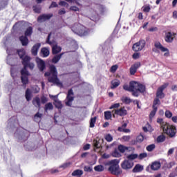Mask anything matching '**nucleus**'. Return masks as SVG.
I'll list each match as a JSON object with an SVG mask.
<instances>
[{
  "label": "nucleus",
  "mask_w": 177,
  "mask_h": 177,
  "mask_svg": "<svg viewBox=\"0 0 177 177\" xmlns=\"http://www.w3.org/2000/svg\"><path fill=\"white\" fill-rule=\"evenodd\" d=\"M127 125H128L127 123H124L121 127H118V131L119 132H124L125 133L131 132V130H129V129H125L127 128Z\"/></svg>",
  "instance_id": "4be33fe9"
},
{
  "label": "nucleus",
  "mask_w": 177,
  "mask_h": 177,
  "mask_svg": "<svg viewBox=\"0 0 177 177\" xmlns=\"http://www.w3.org/2000/svg\"><path fill=\"white\" fill-rule=\"evenodd\" d=\"M165 117H167V118H171V117H172V113H171L169 111H166Z\"/></svg>",
  "instance_id": "052dcab7"
},
{
  "label": "nucleus",
  "mask_w": 177,
  "mask_h": 177,
  "mask_svg": "<svg viewBox=\"0 0 177 177\" xmlns=\"http://www.w3.org/2000/svg\"><path fill=\"white\" fill-rule=\"evenodd\" d=\"M171 91H173V92H177V85L171 86Z\"/></svg>",
  "instance_id": "774afa93"
},
{
  "label": "nucleus",
  "mask_w": 177,
  "mask_h": 177,
  "mask_svg": "<svg viewBox=\"0 0 177 177\" xmlns=\"http://www.w3.org/2000/svg\"><path fill=\"white\" fill-rule=\"evenodd\" d=\"M74 100V92H73L72 89H70L68 91L67 97L65 100V103L66 106H71V103H73V101Z\"/></svg>",
  "instance_id": "f8f14e48"
},
{
  "label": "nucleus",
  "mask_w": 177,
  "mask_h": 177,
  "mask_svg": "<svg viewBox=\"0 0 177 177\" xmlns=\"http://www.w3.org/2000/svg\"><path fill=\"white\" fill-rule=\"evenodd\" d=\"M144 139H145V137H143L142 135H140L137 137V142H143Z\"/></svg>",
  "instance_id": "13d9d810"
},
{
  "label": "nucleus",
  "mask_w": 177,
  "mask_h": 177,
  "mask_svg": "<svg viewBox=\"0 0 177 177\" xmlns=\"http://www.w3.org/2000/svg\"><path fill=\"white\" fill-rule=\"evenodd\" d=\"M165 140V136H159L157 138L158 143H162V142H164Z\"/></svg>",
  "instance_id": "37998d69"
},
{
  "label": "nucleus",
  "mask_w": 177,
  "mask_h": 177,
  "mask_svg": "<svg viewBox=\"0 0 177 177\" xmlns=\"http://www.w3.org/2000/svg\"><path fill=\"white\" fill-rule=\"evenodd\" d=\"M97 117L91 118L90 120V128H94L95 124H96Z\"/></svg>",
  "instance_id": "72a5a7b5"
},
{
  "label": "nucleus",
  "mask_w": 177,
  "mask_h": 177,
  "mask_svg": "<svg viewBox=\"0 0 177 177\" xmlns=\"http://www.w3.org/2000/svg\"><path fill=\"white\" fill-rule=\"evenodd\" d=\"M150 167L152 171H158V169L161 168V163L158 161L153 162Z\"/></svg>",
  "instance_id": "6ab92c4d"
},
{
  "label": "nucleus",
  "mask_w": 177,
  "mask_h": 177,
  "mask_svg": "<svg viewBox=\"0 0 177 177\" xmlns=\"http://www.w3.org/2000/svg\"><path fill=\"white\" fill-rule=\"evenodd\" d=\"M84 171L85 172H92V171H93V169L91 166H84Z\"/></svg>",
  "instance_id": "49530a36"
},
{
  "label": "nucleus",
  "mask_w": 177,
  "mask_h": 177,
  "mask_svg": "<svg viewBox=\"0 0 177 177\" xmlns=\"http://www.w3.org/2000/svg\"><path fill=\"white\" fill-rule=\"evenodd\" d=\"M113 157H115L116 158H118L121 157V153L118 151V150L115 149L114 151L112 153Z\"/></svg>",
  "instance_id": "c9c22d12"
},
{
  "label": "nucleus",
  "mask_w": 177,
  "mask_h": 177,
  "mask_svg": "<svg viewBox=\"0 0 177 177\" xmlns=\"http://www.w3.org/2000/svg\"><path fill=\"white\" fill-rule=\"evenodd\" d=\"M62 56H63V53H61L59 55H55L53 59H52V62L53 63H57L59 62V60H60V59H62Z\"/></svg>",
  "instance_id": "c85d7f7f"
},
{
  "label": "nucleus",
  "mask_w": 177,
  "mask_h": 177,
  "mask_svg": "<svg viewBox=\"0 0 177 177\" xmlns=\"http://www.w3.org/2000/svg\"><path fill=\"white\" fill-rule=\"evenodd\" d=\"M54 104L55 107H57V109H62L63 107V105L62 104V102L57 100V98H55Z\"/></svg>",
  "instance_id": "7c9ffc66"
},
{
  "label": "nucleus",
  "mask_w": 177,
  "mask_h": 177,
  "mask_svg": "<svg viewBox=\"0 0 177 177\" xmlns=\"http://www.w3.org/2000/svg\"><path fill=\"white\" fill-rule=\"evenodd\" d=\"M105 140L106 142H113V136L111 134H106L105 136Z\"/></svg>",
  "instance_id": "a18cd8bd"
},
{
  "label": "nucleus",
  "mask_w": 177,
  "mask_h": 177,
  "mask_svg": "<svg viewBox=\"0 0 177 177\" xmlns=\"http://www.w3.org/2000/svg\"><path fill=\"white\" fill-rule=\"evenodd\" d=\"M94 169L97 172H102V171H104V167L102 165H97L94 167Z\"/></svg>",
  "instance_id": "e433bc0d"
},
{
  "label": "nucleus",
  "mask_w": 177,
  "mask_h": 177,
  "mask_svg": "<svg viewBox=\"0 0 177 177\" xmlns=\"http://www.w3.org/2000/svg\"><path fill=\"white\" fill-rule=\"evenodd\" d=\"M40 102L41 103H42V104H45V103H46L48 102V97H45V96H41L40 98Z\"/></svg>",
  "instance_id": "de8ad7c7"
},
{
  "label": "nucleus",
  "mask_w": 177,
  "mask_h": 177,
  "mask_svg": "<svg viewBox=\"0 0 177 177\" xmlns=\"http://www.w3.org/2000/svg\"><path fill=\"white\" fill-rule=\"evenodd\" d=\"M50 35H52V33H50L48 36V38L46 39V44H49V45L52 46V50L53 55H57V53H59V52H62V47L57 46L56 43H52L51 41H49L50 39Z\"/></svg>",
  "instance_id": "6e6552de"
},
{
  "label": "nucleus",
  "mask_w": 177,
  "mask_h": 177,
  "mask_svg": "<svg viewBox=\"0 0 177 177\" xmlns=\"http://www.w3.org/2000/svg\"><path fill=\"white\" fill-rule=\"evenodd\" d=\"M143 171V166L140 165H136L133 169V172H142Z\"/></svg>",
  "instance_id": "bb28decb"
},
{
  "label": "nucleus",
  "mask_w": 177,
  "mask_h": 177,
  "mask_svg": "<svg viewBox=\"0 0 177 177\" xmlns=\"http://www.w3.org/2000/svg\"><path fill=\"white\" fill-rule=\"evenodd\" d=\"M53 15L52 14H48V15H42L39 16L37 19V21H39L40 23H42V21H45L46 20H49L50 17H52Z\"/></svg>",
  "instance_id": "a211bd4d"
},
{
  "label": "nucleus",
  "mask_w": 177,
  "mask_h": 177,
  "mask_svg": "<svg viewBox=\"0 0 177 177\" xmlns=\"http://www.w3.org/2000/svg\"><path fill=\"white\" fill-rule=\"evenodd\" d=\"M58 5L56 2L53 1L51 5L49 6V9H52V8H57Z\"/></svg>",
  "instance_id": "0e129e2a"
},
{
  "label": "nucleus",
  "mask_w": 177,
  "mask_h": 177,
  "mask_svg": "<svg viewBox=\"0 0 177 177\" xmlns=\"http://www.w3.org/2000/svg\"><path fill=\"white\" fill-rule=\"evenodd\" d=\"M32 35V27H28L25 31V36H21L19 37L23 46H27L28 45V38L27 37H31Z\"/></svg>",
  "instance_id": "0eeeda50"
},
{
  "label": "nucleus",
  "mask_w": 177,
  "mask_h": 177,
  "mask_svg": "<svg viewBox=\"0 0 177 177\" xmlns=\"http://www.w3.org/2000/svg\"><path fill=\"white\" fill-rule=\"evenodd\" d=\"M127 158L129 159L128 160H129V161L136 160V158H138V154L132 153V154L127 156Z\"/></svg>",
  "instance_id": "f704fd0d"
},
{
  "label": "nucleus",
  "mask_w": 177,
  "mask_h": 177,
  "mask_svg": "<svg viewBox=\"0 0 177 177\" xmlns=\"http://www.w3.org/2000/svg\"><path fill=\"white\" fill-rule=\"evenodd\" d=\"M121 100L122 103H124V104H129V103H132V100L128 97L123 96L122 97Z\"/></svg>",
  "instance_id": "a878e982"
},
{
  "label": "nucleus",
  "mask_w": 177,
  "mask_h": 177,
  "mask_svg": "<svg viewBox=\"0 0 177 177\" xmlns=\"http://www.w3.org/2000/svg\"><path fill=\"white\" fill-rule=\"evenodd\" d=\"M156 149V145L151 144L147 147V151H153Z\"/></svg>",
  "instance_id": "ea45409f"
},
{
  "label": "nucleus",
  "mask_w": 177,
  "mask_h": 177,
  "mask_svg": "<svg viewBox=\"0 0 177 177\" xmlns=\"http://www.w3.org/2000/svg\"><path fill=\"white\" fill-rule=\"evenodd\" d=\"M143 10L144 12H150V6H145Z\"/></svg>",
  "instance_id": "338daca9"
},
{
  "label": "nucleus",
  "mask_w": 177,
  "mask_h": 177,
  "mask_svg": "<svg viewBox=\"0 0 177 177\" xmlns=\"http://www.w3.org/2000/svg\"><path fill=\"white\" fill-rule=\"evenodd\" d=\"M154 46H155V48H156V49H160V50H161V52H168V48L162 46L161 43H160L158 41L155 42Z\"/></svg>",
  "instance_id": "412c9836"
},
{
  "label": "nucleus",
  "mask_w": 177,
  "mask_h": 177,
  "mask_svg": "<svg viewBox=\"0 0 177 177\" xmlns=\"http://www.w3.org/2000/svg\"><path fill=\"white\" fill-rule=\"evenodd\" d=\"M157 108H153V110L151 111L150 115H149V118L151 120L153 117L156 115V113H157Z\"/></svg>",
  "instance_id": "c03bdc74"
},
{
  "label": "nucleus",
  "mask_w": 177,
  "mask_h": 177,
  "mask_svg": "<svg viewBox=\"0 0 177 177\" xmlns=\"http://www.w3.org/2000/svg\"><path fill=\"white\" fill-rule=\"evenodd\" d=\"M157 122H158V124H160V126L162 128V129H164V124H168V122H165L164 120L161 118L158 119Z\"/></svg>",
  "instance_id": "a19ab883"
},
{
  "label": "nucleus",
  "mask_w": 177,
  "mask_h": 177,
  "mask_svg": "<svg viewBox=\"0 0 177 177\" xmlns=\"http://www.w3.org/2000/svg\"><path fill=\"white\" fill-rule=\"evenodd\" d=\"M71 30L75 34L80 37H85V35L89 34V29L78 23L74 24L71 27Z\"/></svg>",
  "instance_id": "39448f33"
},
{
  "label": "nucleus",
  "mask_w": 177,
  "mask_h": 177,
  "mask_svg": "<svg viewBox=\"0 0 177 177\" xmlns=\"http://www.w3.org/2000/svg\"><path fill=\"white\" fill-rule=\"evenodd\" d=\"M133 59H139V57H140V53H135L133 56H132Z\"/></svg>",
  "instance_id": "6e6d98bb"
},
{
  "label": "nucleus",
  "mask_w": 177,
  "mask_h": 177,
  "mask_svg": "<svg viewBox=\"0 0 177 177\" xmlns=\"http://www.w3.org/2000/svg\"><path fill=\"white\" fill-rule=\"evenodd\" d=\"M168 85H169V83H165L157 89L156 97L158 99H164V97H165V94H164V89L167 88Z\"/></svg>",
  "instance_id": "1a4fd4ad"
},
{
  "label": "nucleus",
  "mask_w": 177,
  "mask_h": 177,
  "mask_svg": "<svg viewBox=\"0 0 177 177\" xmlns=\"http://www.w3.org/2000/svg\"><path fill=\"white\" fill-rule=\"evenodd\" d=\"M90 149H91V145L89 144L85 145L83 147V150L84 151L89 150Z\"/></svg>",
  "instance_id": "69168bd1"
},
{
  "label": "nucleus",
  "mask_w": 177,
  "mask_h": 177,
  "mask_svg": "<svg viewBox=\"0 0 177 177\" xmlns=\"http://www.w3.org/2000/svg\"><path fill=\"white\" fill-rule=\"evenodd\" d=\"M145 46H146V41L140 40L133 45L132 49L134 50V52H140V50H142Z\"/></svg>",
  "instance_id": "9d476101"
},
{
  "label": "nucleus",
  "mask_w": 177,
  "mask_h": 177,
  "mask_svg": "<svg viewBox=\"0 0 177 177\" xmlns=\"http://www.w3.org/2000/svg\"><path fill=\"white\" fill-rule=\"evenodd\" d=\"M163 132L168 135V136H170V138H174L176 135V127L168 123H164Z\"/></svg>",
  "instance_id": "423d86ee"
},
{
  "label": "nucleus",
  "mask_w": 177,
  "mask_h": 177,
  "mask_svg": "<svg viewBox=\"0 0 177 177\" xmlns=\"http://www.w3.org/2000/svg\"><path fill=\"white\" fill-rule=\"evenodd\" d=\"M112 113H113V117L115 118V115H120V117H124V115H127V114H128V111H127L125 107L123 106L120 109L113 110Z\"/></svg>",
  "instance_id": "9b49d317"
},
{
  "label": "nucleus",
  "mask_w": 177,
  "mask_h": 177,
  "mask_svg": "<svg viewBox=\"0 0 177 177\" xmlns=\"http://www.w3.org/2000/svg\"><path fill=\"white\" fill-rule=\"evenodd\" d=\"M123 89L128 91V92H132V96L138 97L140 93H145L146 92V86L137 82H131L129 86L124 84Z\"/></svg>",
  "instance_id": "f257e3e1"
},
{
  "label": "nucleus",
  "mask_w": 177,
  "mask_h": 177,
  "mask_svg": "<svg viewBox=\"0 0 177 177\" xmlns=\"http://www.w3.org/2000/svg\"><path fill=\"white\" fill-rule=\"evenodd\" d=\"M121 167L122 169H131L133 167V162L132 160H125L122 162Z\"/></svg>",
  "instance_id": "ddd939ff"
},
{
  "label": "nucleus",
  "mask_w": 177,
  "mask_h": 177,
  "mask_svg": "<svg viewBox=\"0 0 177 177\" xmlns=\"http://www.w3.org/2000/svg\"><path fill=\"white\" fill-rule=\"evenodd\" d=\"M27 67H29V68L30 70H34V67H35V65L34 64V63L32 62H30L28 64V66Z\"/></svg>",
  "instance_id": "e2e57ef3"
},
{
  "label": "nucleus",
  "mask_w": 177,
  "mask_h": 177,
  "mask_svg": "<svg viewBox=\"0 0 177 177\" xmlns=\"http://www.w3.org/2000/svg\"><path fill=\"white\" fill-rule=\"evenodd\" d=\"M146 157H147V153H142L139 155L138 158L139 160H143V158H146Z\"/></svg>",
  "instance_id": "864d4df0"
},
{
  "label": "nucleus",
  "mask_w": 177,
  "mask_h": 177,
  "mask_svg": "<svg viewBox=\"0 0 177 177\" xmlns=\"http://www.w3.org/2000/svg\"><path fill=\"white\" fill-rule=\"evenodd\" d=\"M140 67V62H136L133 65H132L130 68V74L131 75H134V74L138 71V68Z\"/></svg>",
  "instance_id": "2eb2a0df"
},
{
  "label": "nucleus",
  "mask_w": 177,
  "mask_h": 177,
  "mask_svg": "<svg viewBox=\"0 0 177 177\" xmlns=\"http://www.w3.org/2000/svg\"><path fill=\"white\" fill-rule=\"evenodd\" d=\"M26 99L28 102L31 100V91L30 88H28L26 91Z\"/></svg>",
  "instance_id": "2f4dec72"
},
{
  "label": "nucleus",
  "mask_w": 177,
  "mask_h": 177,
  "mask_svg": "<svg viewBox=\"0 0 177 177\" xmlns=\"http://www.w3.org/2000/svg\"><path fill=\"white\" fill-rule=\"evenodd\" d=\"M118 68V65H113L111 67V73H115Z\"/></svg>",
  "instance_id": "09e8293b"
},
{
  "label": "nucleus",
  "mask_w": 177,
  "mask_h": 177,
  "mask_svg": "<svg viewBox=\"0 0 177 177\" xmlns=\"http://www.w3.org/2000/svg\"><path fill=\"white\" fill-rule=\"evenodd\" d=\"M161 104V101H160V98H156L153 100V109H158V106Z\"/></svg>",
  "instance_id": "cd10ccee"
},
{
  "label": "nucleus",
  "mask_w": 177,
  "mask_h": 177,
  "mask_svg": "<svg viewBox=\"0 0 177 177\" xmlns=\"http://www.w3.org/2000/svg\"><path fill=\"white\" fill-rule=\"evenodd\" d=\"M50 72H47L45 73V77H48V82H51L57 86H59L62 88L63 86V84L61 82L60 80L57 78V70L56 69V66L55 65H50L49 66Z\"/></svg>",
  "instance_id": "f03ea898"
},
{
  "label": "nucleus",
  "mask_w": 177,
  "mask_h": 177,
  "mask_svg": "<svg viewBox=\"0 0 177 177\" xmlns=\"http://www.w3.org/2000/svg\"><path fill=\"white\" fill-rule=\"evenodd\" d=\"M41 53L43 57H48V56H49V49H48L47 48H43L41 50Z\"/></svg>",
  "instance_id": "b1692460"
},
{
  "label": "nucleus",
  "mask_w": 177,
  "mask_h": 177,
  "mask_svg": "<svg viewBox=\"0 0 177 177\" xmlns=\"http://www.w3.org/2000/svg\"><path fill=\"white\" fill-rule=\"evenodd\" d=\"M94 147L96 149H100V145H99V142L96 140L93 141Z\"/></svg>",
  "instance_id": "bf43d9fd"
},
{
  "label": "nucleus",
  "mask_w": 177,
  "mask_h": 177,
  "mask_svg": "<svg viewBox=\"0 0 177 177\" xmlns=\"http://www.w3.org/2000/svg\"><path fill=\"white\" fill-rule=\"evenodd\" d=\"M122 140H124V142H129L131 140L130 136H124L122 138Z\"/></svg>",
  "instance_id": "5fc2aeb1"
},
{
  "label": "nucleus",
  "mask_w": 177,
  "mask_h": 177,
  "mask_svg": "<svg viewBox=\"0 0 177 177\" xmlns=\"http://www.w3.org/2000/svg\"><path fill=\"white\" fill-rule=\"evenodd\" d=\"M32 103L33 106H35V107L37 109H39V110L41 109V98H39V97H35L32 101Z\"/></svg>",
  "instance_id": "f3484780"
},
{
  "label": "nucleus",
  "mask_w": 177,
  "mask_h": 177,
  "mask_svg": "<svg viewBox=\"0 0 177 177\" xmlns=\"http://www.w3.org/2000/svg\"><path fill=\"white\" fill-rule=\"evenodd\" d=\"M30 60H31V57L28 56H25L22 59V64L24 65V68L21 71V82L24 85L28 84V75H30V73L27 71V67H28V64L30 63Z\"/></svg>",
  "instance_id": "7ed1b4c3"
},
{
  "label": "nucleus",
  "mask_w": 177,
  "mask_h": 177,
  "mask_svg": "<svg viewBox=\"0 0 177 177\" xmlns=\"http://www.w3.org/2000/svg\"><path fill=\"white\" fill-rule=\"evenodd\" d=\"M39 48H41V44L39 43H37L32 46L31 52L33 56H37V55H38Z\"/></svg>",
  "instance_id": "aec40b11"
},
{
  "label": "nucleus",
  "mask_w": 177,
  "mask_h": 177,
  "mask_svg": "<svg viewBox=\"0 0 177 177\" xmlns=\"http://www.w3.org/2000/svg\"><path fill=\"white\" fill-rule=\"evenodd\" d=\"M66 1V2H69L71 3H76V5H77V6H82V5L81 3H80V0H65Z\"/></svg>",
  "instance_id": "58836bf2"
},
{
  "label": "nucleus",
  "mask_w": 177,
  "mask_h": 177,
  "mask_svg": "<svg viewBox=\"0 0 177 177\" xmlns=\"http://www.w3.org/2000/svg\"><path fill=\"white\" fill-rule=\"evenodd\" d=\"M105 120H111V111H105L104 112Z\"/></svg>",
  "instance_id": "79ce46f5"
},
{
  "label": "nucleus",
  "mask_w": 177,
  "mask_h": 177,
  "mask_svg": "<svg viewBox=\"0 0 177 177\" xmlns=\"http://www.w3.org/2000/svg\"><path fill=\"white\" fill-rule=\"evenodd\" d=\"M17 52L20 59H23V57L26 55V50L24 49H21L18 50Z\"/></svg>",
  "instance_id": "4c0bfd02"
},
{
  "label": "nucleus",
  "mask_w": 177,
  "mask_h": 177,
  "mask_svg": "<svg viewBox=\"0 0 177 177\" xmlns=\"http://www.w3.org/2000/svg\"><path fill=\"white\" fill-rule=\"evenodd\" d=\"M120 160L115 159L109 161L107 165H109L108 171L112 174V175H121L122 170L120 169Z\"/></svg>",
  "instance_id": "20e7f679"
},
{
  "label": "nucleus",
  "mask_w": 177,
  "mask_h": 177,
  "mask_svg": "<svg viewBox=\"0 0 177 177\" xmlns=\"http://www.w3.org/2000/svg\"><path fill=\"white\" fill-rule=\"evenodd\" d=\"M111 89H114V88H117L120 85L119 80H115L111 82Z\"/></svg>",
  "instance_id": "473e14b6"
},
{
  "label": "nucleus",
  "mask_w": 177,
  "mask_h": 177,
  "mask_svg": "<svg viewBox=\"0 0 177 177\" xmlns=\"http://www.w3.org/2000/svg\"><path fill=\"white\" fill-rule=\"evenodd\" d=\"M33 10L35 13H41V8L37 6H33Z\"/></svg>",
  "instance_id": "4d7b16f0"
},
{
  "label": "nucleus",
  "mask_w": 177,
  "mask_h": 177,
  "mask_svg": "<svg viewBox=\"0 0 177 177\" xmlns=\"http://www.w3.org/2000/svg\"><path fill=\"white\" fill-rule=\"evenodd\" d=\"M82 175H84V171L81 169H76L72 173V176L80 177Z\"/></svg>",
  "instance_id": "393cba45"
},
{
  "label": "nucleus",
  "mask_w": 177,
  "mask_h": 177,
  "mask_svg": "<svg viewBox=\"0 0 177 177\" xmlns=\"http://www.w3.org/2000/svg\"><path fill=\"white\" fill-rule=\"evenodd\" d=\"M118 150L120 152V153H124L127 151L129 150V147H125L123 145H120L118 147Z\"/></svg>",
  "instance_id": "5701e85b"
},
{
  "label": "nucleus",
  "mask_w": 177,
  "mask_h": 177,
  "mask_svg": "<svg viewBox=\"0 0 177 177\" xmlns=\"http://www.w3.org/2000/svg\"><path fill=\"white\" fill-rule=\"evenodd\" d=\"M119 107H120V103H116V104L111 105L109 109L111 110L112 109H115V110H117V109H119Z\"/></svg>",
  "instance_id": "3c124183"
},
{
  "label": "nucleus",
  "mask_w": 177,
  "mask_h": 177,
  "mask_svg": "<svg viewBox=\"0 0 177 177\" xmlns=\"http://www.w3.org/2000/svg\"><path fill=\"white\" fill-rule=\"evenodd\" d=\"M36 63L37 64L38 68L40 71H44V68H46L45 62L39 57L36 58Z\"/></svg>",
  "instance_id": "4468645a"
},
{
  "label": "nucleus",
  "mask_w": 177,
  "mask_h": 177,
  "mask_svg": "<svg viewBox=\"0 0 177 177\" xmlns=\"http://www.w3.org/2000/svg\"><path fill=\"white\" fill-rule=\"evenodd\" d=\"M70 10H73V12H80V8L75 6H71Z\"/></svg>",
  "instance_id": "8fccbe9b"
},
{
  "label": "nucleus",
  "mask_w": 177,
  "mask_h": 177,
  "mask_svg": "<svg viewBox=\"0 0 177 177\" xmlns=\"http://www.w3.org/2000/svg\"><path fill=\"white\" fill-rule=\"evenodd\" d=\"M44 110L46 112H48L49 110H53V104L52 102H48L45 104Z\"/></svg>",
  "instance_id": "c756f323"
},
{
  "label": "nucleus",
  "mask_w": 177,
  "mask_h": 177,
  "mask_svg": "<svg viewBox=\"0 0 177 177\" xmlns=\"http://www.w3.org/2000/svg\"><path fill=\"white\" fill-rule=\"evenodd\" d=\"M71 165V162H66L60 166V168H68Z\"/></svg>",
  "instance_id": "680f3d73"
},
{
  "label": "nucleus",
  "mask_w": 177,
  "mask_h": 177,
  "mask_svg": "<svg viewBox=\"0 0 177 177\" xmlns=\"http://www.w3.org/2000/svg\"><path fill=\"white\" fill-rule=\"evenodd\" d=\"M176 35L175 33H172L171 32H168L166 33L165 37V41L168 43L172 42L174 41V37Z\"/></svg>",
  "instance_id": "dca6fc26"
},
{
  "label": "nucleus",
  "mask_w": 177,
  "mask_h": 177,
  "mask_svg": "<svg viewBox=\"0 0 177 177\" xmlns=\"http://www.w3.org/2000/svg\"><path fill=\"white\" fill-rule=\"evenodd\" d=\"M59 5H60V6H65L66 8H68V4L64 1H59Z\"/></svg>",
  "instance_id": "603ef678"
}]
</instances>
